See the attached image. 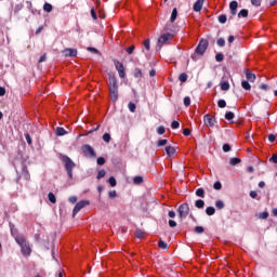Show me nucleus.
Here are the masks:
<instances>
[{
  "mask_svg": "<svg viewBox=\"0 0 277 277\" xmlns=\"http://www.w3.org/2000/svg\"><path fill=\"white\" fill-rule=\"evenodd\" d=\"M108 90L110 94V100L113 103L118 101L119 91H118V78H116V74L109 71L108 72Z\"/></svg>",
  "mask_w": 277,
  "mask_h": 277,
  "instance_id": "nucleus-1",
  "label": "nucleus"
},
{
  "mask_svg": "<svg viewBox=\"0 0 277 277\" xmlns=\"http://www.w3.org/2000/svg\"><path fill=\"white\" fill-rule=\"evenodd\" d=\"M60 159L61 161H63L64 166H65V170L68 174L69 179H72V170H75V168H77V164L75 163V161H72V159H70V157L66 156V155H60Z\"/></svg>",
  "mask_w": 277,
  "mask_h": 277,
  "instance_id": "nucleus-2",
  "label": "nucleus"
},
{
  "mask_svg": "<svg viewBox=\"0 0 277 277\" xmlns=\"http://www.w3.org/2000/svg\"><path fill=\"white\" fill-rule=\"evenodd\" d=\"M207 49H209V41L207 39H201L195 49V53L192 55V60L196 62V55H205V53H207Z\"/></svg>",
  "mask_w": 277,
  "mask_h": 277,
  "instance_id": "nucleus-3",
  "label": "nucleus"
},
{
  "mask_svg": "<svg viewBox=\"0 0 277 277\" xmlns=\"http://www.w3.org/2000/svg\"><path fill=\"white\" fill-rule=\"evenodd\" d=\"M189 203H182L177 209L180 220H185L189 215Z\"/></svg>",
  "mask_w": 277,
  "mask_h": 277,
  "instance_id": "nucleus-4",
  "label": "nucleus"
},
{
  "mask_svg": "<svg viewBox=\"0 0 277 277\" xmlns=\"http://www.w3.org/2000/svg\"><path fill=\"white\" fill-rule=\"evenodd\" d=\"M81 150L84 155V157H90L91 159H96V151H94V148L91 145H83L81 147Z\"/></svg>",
  "mask_w": 277,
  "mask_h": 277,
  "instance_id": "nucleus-5",
  "label": "nucleus"
},
{
  "mask_svg": "<svg viewBox=\"0 0 277 277\" xmlns=\"http://www.w3.org/2000/svg\"><path fill=\"white\" fill-rule=\"evenodd\" d=\"M172 38H174L173 34H162L158 39V47H163V44H170V40H172Z\"/></svg>",
  "mask_w": 277,
  "mask_h": 277,
  "instance_id": "nucleus-6",
  "label": "nucleus"
},
{
  "mask_svg": "<svg viewBox=\"0 0 277 277\" xmlns=\"http://www.w3.org/2000/svg\"><path fill=\"white\" fill-rule=\"evenodd\" d=\"M89 205H90V200H81L77 202L72 210V217H75V215H77V213H79L81 209H84V207H88Z\"/></svg>",
  "mask_w": 277,
  "mask_h": 277,
  "instance_id": "nucleus-7",
  "label": "nucleus"
},
{
  "mask_svg": "<svg viewBox=\"0 0 277 277\" xmlns=\"http://www.w3.org/2000/svg\"><path fill=\"white\" fill-rule=\"evenodd\" d=\"M114 64L120 79H124V77H127V72L124 71V65L120 61H114Z\"/></svg>",
  "mask_w": 277,
  "mask_h": 277,
  "instance_id": "nucleus-8",
  "label": "nucleus"
},
{
  "mask_svg": "<svg viewBox=\"0 0 277 277\" xmlns=\"http://www.w3.org/2000/svg\"><path fill=\"white\" fill-rule=\"evenodd\" d=\"M203 122L206 124V127H210L211 129H213L215 127V117L211 116L210 114H207L206 116H203Z\"/></svg>",
  "mask_w": 277,
  "mask_h": 277,
  "instance_id": "nucleus-9",
  "label": "nucleus"
},
{
  "mask_svg": "<svg viewBox=\"0 0 277 277\" xmlns=\"http://www.w3.org/2000/svg\"><path fill=\"white\" fill-rule=\"evenodd\" d=\"M62 53L64 57H77V49L67 48Z\"/></svg>",
  "mask_w": 277,
  "mask_h": 277,
  "instance_id": "nucleus-10",
  "label": "nucleus"
},
{
  "mask_svg": "<svg viewBox=\"0 0 277 277\" xmlns=\"http://www.w3.org/2000/svg\"><path fill=\"white\" fill-rule=\"evenodd\" d=\"M22 248V254L23 256H30L31 255V247H29V243H25Z\"/></svg>",
  "mask_w": 277,
  "mask_h": 277,
  "instance_id": "nucleus-11",
  "label": "nucleus"
},
{
  "mask_svg": "<svg viewBox=\"0 0 277 277\" xmlns=\"http://www.w3.org/2000/svg\"><path fill=\"white\" fill-rule=\"evenodd\" d=\"M237 8H239V3L237 1L234 0L229 3V10H230L232 16H235L237 14Z\"/></svg>",
  "mask_w": 277,
  "mask_h": 277,
  "instance_id": "nucleus-12",
  "label": "nucleus"
},
{
  "mask_svg": "<svg viewBox=\"0 0 277 277\" xmlns=\"http://www.w3.org/2000/svg\"><path fill=\"white\" fill-rule=\"evenodd\" d=\"M246 79L247 81H249L250 83H254V81H256V75H254L253 72H251L250 70H246Z\"/></svg>",
  "mask_w": 277,
  "mask_h": 277,
  "instance_id": "nucleus-13",
  "label": "nucleus"
},
{
  "mask_svg": "<svg viewBox=\"0 0 277 277\" xmlns=\"http://www.w3.org/2000/svg\"><path fill=\"white\" fill-rule=\"evenodd\" d=\"M203 5H205V0H197L193 6L194 12H200Z\"/></svg>",
  "mask_w": 277,
  "mask_h": 277,
  "instance_id": "nucleus-14",
  "label": "nucleus"
},
{
  "mask_svg": "<svg viewBox=\"0 0 277 277\" xmlns=\"http://www.w3.org/2000/svg\"><path fill=\"white\" fill-rule=\"evenodd\" d=\"M164 150H166L168 157H174V155L176 154V147H174V146H167L164 148Z\"/></svg>",
  "mask_w": 277,
  "mask_h": 277,
  "instance_id": "nucleus-15",
  "label": "nucleus"
},
{
  "mask_svg": "<svg viewBox=\"0 0 277 277\" xmlns=\"http://www.w3.org/2000/svg\"><path fill=\"white\" fill-rule=\"evenodd\" d=\"M23 176L25 179V181H30L31 180V175L29 174V170L27 169V166H23Z\"/></svg>",
  "mask_w": 277,
  "mask_h": 277,
  "instance_id": "nucleus-16",
  "label": "nucleus"
},
{
  "mask_svg": "<svg viewBox=\"0 0 277 277\" xmlns=\"http://www.w3.org/2000/svg\"><path fill=\"white\" fill-rule=\"evenodd\" d=\"M133 75H134L135 79H142L144 77V74L142 72V69H140V68H135L133 71Z\"/></svg>",
  "mask_w": 277,
  "mask_h": 277,
  "instance_id": "nucleus-17",
  "label": "nucleus"
},
{
  "mask_svg": "<svg viewBox=\"0 0 277 277\" xmlns=\"http://www.w3.org/2000/svg\"><path fill=\"white\" fill-rule=\"evenodd\" d=\"M177 16H179V11L176 10V8H174L171 13L170 23H174Z\"/></svg>",
  "mask_w": 277,
  "mask_h": 277,
  "instance_id": "nucleus-18",
  "label": "nucleus"
},
{
  "mask_svg": "<svg viewBox=\"0 0 277 277\" xmlns=\"http://www.w3.org/2000/svg\"><path fill=\"white\" fill-rule=\"evenodd\" d=\"M15 241L16 243H18L19 247H23L27 243V240L25 239V237H16Z\"/></svg>",
  "mask_w": 277,
  "mask_h": 277,
  "instance_id": "nucleus-19",
  "label": "nucleus"
},
{
  "mask_svg": "<svg viewBox=\"0 0 277 277\" xmlns=\"http://www.w3.org/2000/svg\"><path fill=\"white\" fill-rule=\"evenodd\" d=\"M241 88H242L243 90H247V91L252 90V85H250V82H249L248 80H243V81L241 82Z\"/></svg>",
  "mask_w": 277,
  "mask_h": 277,
  "instance_id": "nucleus-20",
  "label": "nucleus"
},
{
  "mask_svg": "<svg viewBox=\"0 0 277 277\" xmlns=\"http://www.w3.org/2000/svg\"><path fill=\"white\" fill-rule=\"evenodd\" d=\"M195 207H196L197 209H205V200H202V199L196 200V201H195Z\"/></svg>",
  "mask_w": 277,
  "mask_h": 277,
  "instance_id": "nucleus-21",
  "label": "nucleus"
},
{
  "mask_svg": "<svg viewBox=\"0 0 277 277\" xmlns=\"http://www.w3.org/2000/svg\"><path fill=\"white\" fill-rule=\"evenodd\" d=\"M221 90H223V92H228V90H230V83L221 82Z\"/></svg>",
  "mask_w": 277,
  "mask_h": 277,
  "instance_id": "nucleus-22",
  "label": "nucleus"
},
{
  "mask_svg": "<svg viewBox=\"0 0 277 277\" xmlns=\"http://www.w3.org/2000/svg\"><path fill=\"white\" fill-rule=\"evenodd\" d=\"M248 18V10L247 9H242L240 10V12L238 13V18Z\"/></svg>",
  "mask_w": 277,
  "mask_h": 277,
  "instance_id": "nucleus-23",
  "label": "nucleus"
},
{
  "mask_svg": "<svg viewBox=\"0 0 277 277\" xmlns=\"http://www.w3.org/2000/svg\"><path fill=\"white\" fill-rule=\"evenodd\" d=\"M133 183H134V185H142V184L144 183V177H142V176H135V177L133 179Z\"/></svg>",
  "mask_w": 277,
  "mask_h": 277,
  "instance_id": "nucleus-24",
  "label": "nucleus"
},
{
  "mask_svg": "<svg viewBox=\"0 0 277 277\" xmlns=\"http://www.w3.org/2000/svg\"><path fill=\"white\" fill-rule=\"evenodd\" d=\"M55 133H56V135H58V136H63V135H66V133H68V132H66V130L64 129V128H56V131H55Z\"/></svg>",
  "mask_w": 277,
  "mask_h": 277,
  "instance_id": "nucleus-25",
  "label": "nucleus"
},
{
  "mask_svg": "<svg viewBox=\"0 0 277 277\" xmlns=\"http://www.w3.org/2000/svg\"><path fill=\"white\" fill-rule=\"evenodd\" d=\"M48 200H50L52 205H55V202H57V198H55V194L53 193L48 194Z\"/></svg>",
  "mask_w": 277,
  "mask_h": 277,
  "instance_id": "nucleus-26",
  "label": "nucleus"
},
{
  "mask_svg": "<svg viewBox=\"0 0 277 277\" xmlns=\"http://www.w3.org/2000/svg\"><path fill=\"white\" fill-rule=\"evenodd\" d=\"M44 12H53V5L51 3L45 2L43 4Z\"/></svg>",
  "mask_w": 277,
  "mask_h": 277,
  "instance_id": "nucleus-27",
  "label": "nucleus"
},
{
  "mask_svg": "<svg viewBox=\"0 0 277 277\" xmlns=\"http://www.w3.org/2000/svg\"><path fill=\"white\" fill-rule=\"evenodd\" d=\"M195 194L198 198H205V188H198Z\"/></svg>",
  "mask_w": 277,
  "mask_h": 277,
  "instance_id": "nucleus-28",
  "label": "nucleus"
},
{
  "mask_svg": "<svg viewBox=\"0 0 277 277\" xmlns=\"http://www.w3.org/2000/svg\"><path fill=\"white\" fill-rule=\"evenodd\" d=\"M158 247H159L161 250H168V243H166V241H163V240H159V241H158Z\"/></svg>",
  "mask_w": 277,
  "mask_h": 277,
  "instance_id": "nucleus-29",
  "label": "nucleus"
},
{
  "mask_svg": "<svg viewBox=\"0 0 277 277\" xmlns=\"http://www.w3.org/2000/svg\"><path fill=\"white\" fill-rule=\"evenodd\" d=\"M239 163H241V159L240 158H232L229 160V164H232V166H237Z\"/></svg>",
  "mask_w": 277,
  "mask_h": 277,
  "instance_id": "nucleus-30",
  "label": "nucleus"
},
{
  "mask_svg": "<svg viewBox=\"0 0 277 277\" xmlns=\"http://www.w3.org/2000/svg\"><path fill=\"white\" fill-rule=\"evenodd\" d=\"M206 213H207V215H215V208H213V207H208V208L206 209Z\"/></svg>",
  "mask_w": 277,
  "mask_h": 277,
  "instance_id": "nucleus-31",
  "label": "nucleus"
},
{
  "mask_svg": "<svg viewBox=\"0 0 277 277\" xmlns=\"http://www.w3.org/2000/svg\"><path fill=\"white\" fill-rule=\"evenodd\" d=\"M103 141L106 142V144H109L111 142V135L109 133H105L103 135Z\"/></svg>",
  "mask_w": 277,
  "mask_h": 277,
  "instance_id": "nucleus-32",
  "label": "nucleus"
},
{
  "mask_svg": "<svg viewBox=\"0 0 277 277\" xmlns=\"http://www.w3.org/2000/svg\"><path fill=\"white\" fill-rule=\"evenodd\" d=\"M105 174H107L105 170H100L96 176L97 181H101V179H105Z\"/></svg>",
  "mask_w": 277,
  "mask_h": 277,
  "instance_id": "nucleus-33",
  "label": "nucleus"
},
{
  "mask_svg": "<svg viewBox=\"0 0 277 277\" xmlns=\"http://www.w3.org/2000/svg\"><path fill=\"white\" fill-rule=\"evenodd\" d=\"M260 220H267L269 217V212L264 211L259 214Z\"/></svg>",
  "mask_w": 277,
  "mask_h": 277,
  "instance_id": "nucleus-34",
  "label": "nucleus"
},
{
  "mask_svg": "<svg viewBox=\"0 0 277 277\" xmlns=\"http://www.w3.org/2000/svg\"><path fill=\"white\" fill-rule=\"evenodd\" d=\"M135 237H136L137 239H144V232H142V229H137V230L135 232Z\"/></svg>",
  "mask_w": 277,
  "mask_h": 277,
  "instance_id": "nucleus-35",
  "label": "nucleus"
},
{
  "mask_svg": "<svg viewBox=\"0 0 277 277\" xmlns=\"http://www.w3.org/2000/svg\"><path fill=\"white\" fill-rule=\"evenodd\" d=\"M187 78H188V76H187V74H185V72H182V74L179 76V79H180V81H182V83H185V81H187Z\"/></svg>",
  "mask_w": 277,
  "mask_h": 277,
  "instance_id": "nucleus-36",
  "label": "nucleus"
},
{
  "mask_svg": "<svg viewBox=\"0 0 277 277\" xmlns=\"http://www.w3.org/2000/svg\"><path fill=\"white\" fill-rule=\"evenodd\" d=\"M226 21H227V17L225 14H221L219 16V23H221V25H224L226 23Z\"/></svg>",
  "mask_w": 277,
  "mask_h": 277,
  "instance_id": "nucleus-37",
  "label": "nucleus"
},
{
  "mask_svg": "<svg viewBox=\"0 0 277 277\" xmlns=\"http://www.w3.org/2000/svg\"><path fill=\"white\" fill-rule=\"evenodd\" d=\"M108 183H109L110 187H116V185H117L116 177L110 176L108 179Z\"/></svg>",
  "mask_w": 277,
  "mask_h": 277,
  "instance_id": "nucleus-38",
  "label": "nucleus"
},
{
  "mask_svg": "<svg viewBox=\"0 0 277 277\" xmlns=\"http://www.w3.org/2000/svg\"><path fill=\"white\" fill-rule=\"evenodd\" d=\"M233 118H235V113L228 111V113L225 114V119L226 120H233Z\"/></svg>",
  "mask_w": 277,
  "mask_h": 277,
  "instance_id": "nucleus-39",
  "label": "nucleus"
},
{
  "mask_svg": "<svg viewBox=\"0 0 277 277\" xmlns=\"http://www.w3.org/2000/svg\"><path fill=\"white\" fill-rule=\"evenodd\" d=\"M157 133L158 135H163L166 133V127L163 126L158 127Z\"/></svg>",
  "mask_w": 277,
  "mask_h": 277,
  "instance_id": "nucleus-40",
  "label": "nucleus"
},
{
  "mask_svg": "<svg viewBox=\"0 0 277 277\" xmlns=\"http://www.w3.org/2000/svg\"><path fill=\"white\" fill-rule=\"evenodd\" d=\"M215 207H216V209H224V201L216 200L215 201Z\"/></svg>",
  "mask_w": 277,
  "mask_h": 277,
  "instance_id": "nucleus-41",
  "label": "nucleus"
},
{
  "mask_svg": "<svg viewBox=\"0 0 277 277\" xmlns=\"http://www.w3.org/2000/svg\"><path fill=\"white\" fill-rule=\"evenodd\" d=\"M128 107H129V110H130L132 114H134V111H135V109H136L135 104L132 103V102H130V103L128 104Z\"/></svg>",
  "mask_w": 277,
  "mask_h": 277,
  "instance_id": "nucleus-42",
  "label": "nucleus"
},
{
  "mask_svg": "<svg viewBox=\"0 0 277 277\" xmlns=\"http://www.w3.org/2000/svg\"><path fill=\"white\" fill-rule=\"evenodd\" d=\"M216 44L219 47H225L226 40H224V38H219L217 41H216Z\"/></svg>",
  "mask_w": 277,
  "mask_h": 277,
  "instance_id": "nucleus-43",
  "label": "nucleus"
},
{
  "mask_svg": "<svg viewBox=\"0 0 277 277\" xmlns=\"http://www.w3.org/2000/svg\"><path fill=\"white\" fill-rule=\"evenodd\" d=\"M185 107H189L192 105V98L189 96L184 97Z\"/></svg>",
  "mask_w": 277,
  "mask_h": 277,
  "instance_id": "nucleus-44",
  "label": "nucleus"
},
{
  "mask_svg": "<svg viewBox=\"0 0 277 277\" xmlns=\"http://www.w3.org/2000/svg\"><path fill=\"white\" fill-rule=\"evenodd\" d=\"M146 51H150V39H146L144 42H143Z\"/></svg>",
  "mask_w": 277,
  "mask_h": 277,
  "instance_id": "nucleus-45",
  "label": "nucleus"
},
{
  "mask_svg": "<svg viewBox=\"0 0 277 277\" xmlns=\"http://www.w3.org/2000/svg\"><path fill=\"white\" fill-rule=\"evenodd\" d=\"M217 106H219L221 109H224V107H226V101H224V100H219Z\"/></svg>",
  "mask_w": 277,
  "mask_h": 277,
  "instance_id": "nucleus-46",
  "label": "nucleus"
},
{
  "mask_svg": "<svg viewBox=\"0 0 277 277\" xmlns=\"http://www.w3.org/2000/svg\"><path fill=\"white\" fill-rule=\"evenodd\" d=\"M195 233H197L198 235L205 233V227H202V226H196V227H195Z\"/></svg>",
  "mask_w": 277,
  "mask_h": 277,
  "instance_id": "nucleus-47",
  "label": "nucleus"
},
{
  "mask_svg": "<svg viewBox=\"0 0 277 277\" xmlns=\"http://www.w3.org/2000/svg\"><path fill=\"white\" fill-rule=\"evenodd\" d=\"M166 144H168V140H166V138L159 140L157 142V146H166Z\"/></svg>",
  "mask_w": 277,
  "mask_h": 277,
  "instance_id": "nucleus-48",
  "label": "nucleus"
},
{
  "mask_svg": "<svg viewBox=\"0 0 277 277\" xmlns=\"http://www.w3.org/2000/svg\"><path fill=\"white\" fill-rule=\"evenodd\" d=\"M215 60H216V62H224V54H222V53L216 54Z\"/></svg>",
  "mask_w": 277,
  "mask_h": 277,
  "instance_id": "nucleus-49",
  "label": "nucleus"
},
{
  "mask_svg": "<svg viewBox=\"0 0 277 277\" xmlns=\"http://www.w3.org/2000/svg\"><path fill=\"white\" fill-rule=\"evenodd\" d=\"M126 51L129 55H132L133 51H135V45H131L129 48H126Z\"/></svg>",
  "mask_w": 277,
  "mask_h": 277,
  "instance_id": "nucleus-50",
  "label": "nucleus"
},
{
  "mask_svg": "<svg viewBox=\"0 0 277 277\" xmlns=\"http://www.w3.org/2000/svg\"><path fill=\"white\" fill-rule=\"evenodd\" d=\"M213 188L216 189V190L222 189V182H215V183L213 184Z\"/></svg>",
  "mask_w": 277,
  "mask_h": 277,
  "instance_id": "nucleus-51",
  "label": "nucleus"
},
{
  "mask_svg": "<svg viewBox=\"0 0 277 277\" xmlns=\"http://www.w3.org/2000/svg\"><path fill=\"white\" fill-rule=\"evenodd\" d=\"M263 0H251V3L253 4V5H255V8H261V2H262Z\"/></svg>",
  "mask_w": 277,
  "mask_h": 277,
  "instance_id": "nucleus-52",
  "label": "nucleus"
},
{
  "mask_svg": "<svg viewBox=\"0 0 277 277\" xmlns=\"http://www.w3.org/2000/svg\"><path fill=\"white\" fill-rule=\"evenodd\" d=\"M183 135H185V137H189V135H192V130H189L188 128L184 129Z\"/></svg>",
  "mask_w": 277,
  "mask_h": 277,
  "instance_id": "nucleus-53",
  "label": "nucleus"
},
{
  "mask_svg": "<svg viewBox=\"0 0 277 277\" xmlns=\"http://www.w3.org/2000/svg\"><path fill=\"white\" fill-rule=\"evenodd\" d=\"M181 127V123L179 121H172L171 129H179Z\"/></svg>",
  "mask_w": 277,
  "mask_h": 277,
  "instance_id": "nucleus-54",
  "label": "nucleus"
},
{
  "mask_svg": "<svg viewBox=\"0 0 277 277\" xmlns=\"http://www.w3.org/2000/svg\"><path fill=\"white\" fill-rule=\"evenodd\" d=\"M25 140H26L27 144H28L29 146H31V135H29V133H26V134H25Z\"/></svg>",
  "mask_w": 277,
  "mask_h": 277,
  "instance_id": "nucleus-55",
  "label": "nucleus"
},
{
  "mask_svg": "<svg viewBox=\"0 0 277 277\" xmlns=\"http://www.w3.org/2000/svg\"><path fill=\"white\" fill-rule=\"evenodd\" d=\"M91 16L93 18V21H96L98 18V16L96 15V11L94 10V8L91 9Z\"/></svg>",
  "mask_w": 277,
  "mask_h": 277,
  "instance_id": "nucleus-56",
  "label": "nucleus"
},
{
  "mask_svg": "<svg viewBox=\"0 0 277 277\" xmlns=\"http://www.w3.org/2000/svg\"><path fill=\"white\" fill-rule=\"evenodd\" d=\"M97 166H105V159L103 157L97 158Z\"/></svg>",
  "mask_w": 277,
  "mask_h": 277,
  "instance_id": "nucleus-57",
  "label": "nucleus"
},
{
  "mask_svg": "<svg viewBox=\"0 0 277 277\" xmlns=\"http://www.w3.org/2000/svg\"><path fill=\"white\" fill-rule=\"evenodd\" d=\"M223 150H224V153H230V145L229 144H224L223 145Z\"/></svg>",
  "mask_w": 277,
  "mask_h": 277,
  "instance_id": "nucleus-58",
  "label": "nucleus"
},
{
  "mask_svg": "<svg viewBox=\"0 0 277 277\" xmlns=\"http://www.w3.org/2000/svg\"><path fill=\"white\" fill-rule=\"evenodd\" d=\"M108 196H109V198L114 199V198H116V196H118V193H116V190H110L108 193Z\"/></svg>",
  "mask_w": 277,
  "mask_h": 277,
  "instance_id": "nucleus-59",
  "label": "nucleus"
},
{
  "mask_svg": "<svg viewBox=\"0 0 277 277\" xmlns=\"http://www.w3.org/2000/svg\"><path fill=\"white\" fill-rule=\"evenodd\" d=\"M169 226H170L171 228H176V223H175V221H174V220H169Z\"/></svg>",
  "mask_w": 277,
  "mask_h": 277,
  "instance_id": "nucleus-60",
  "label": "nucleus"
},
{
  "mask_svg": "<svg viewBox=\"0 0 277 277\" xmlns=\"http://www.w3.org/2000/svg\"><path fill=\"white\" fill-rule=\"evenodd\" d=\"M268 142H271V143L276 142V135L269 134L268 135Z\"/></svg>",
  "mask_w": 277,
  "mask_h": 277,
  "instance_id": "nucleus-61",
  "label": "nucleus"
},
{
  "mask_svg": "<svg viewBox=\"0 0 277 277\" xmlns=\"http://www.w3.org/2000/svg\"><path fill=\"white\" fill-rule=\"evenodd\" d=\"M269 161H273V163H277V154H274L271 158Z\"/></svg>",
  "mask_w": 277,
  "mask_h": 277,
  "instance_id": "nucleus-62",
  "label": "nucleus"
},
{
  "mask_svg": "<svg viewBox=\"0 0 277 277\" xmlns=\"http://www.w3.org/2000/svg\"><path fill=\"white\" fill-rule=\"evenodd\" d=\"M88 51H90L91 53H96V54L100 53L96 48H91V47L88 48Z\"/></svg>",
  "mask_w": 277,
  "mask_h": 277,
  "instance_id": "nucleus-63",
  "label": "nucleus"
},
{
  "mask_svg": "<svg viewBox=\"0 0 277 277\" xmlns=\"http://www.w3.org/2000/svg\"><path fill=\"white\" fill-rule=\"evenodd\" d=\"M69 202H71V205H75V202H77V196L69 197Z\"/></svg>",
  "mask_w": 277,
  "mask_h": 277,
  "instance_id": "nucleus-64",
  "label": "nucleus"
}]
</instances>
